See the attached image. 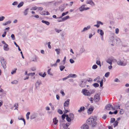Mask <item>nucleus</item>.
<instances>
[{"mask_svg": "<svg viewBox=\"0 0 129 129\" xmlns=\"http://www.w3.org/2000/svg\"><path fill=\"white\" fill-rule=\"evenodd\" d=\"M96 119V116L91 117L87 120V122L88 124L91 125L92 127H93L96 124V123L95 122Z\"/></svg>", "mask_w": 129, "mask_h": 129, "instance_id": "1", "label": "nucleus"}, {"mask_svg": "<svg viewBox=\"0 0 129 129\" xmlns=\"http://www.w3.org/2000/svg\"><path fill=\"white\" fill-rule=\"evenodd\" d=\"M93 81L98 83H100V87H102L103 86V80L101 79L100 76H98L96 78L93 80Z\"/></svg>", "mask_w": 129, "mask_h": 129, "instance_id": "2", "label": "nucleus"}, {"mask_svg": "<svg viewBox=\"0 0 129 129\" xmlns=\"http://www.w3.org/2000/svg\"><path fill=\"white\" fill-rule=\"evenodd\" d=\"M94 101L96 102H98L100 100V96L99 95L97 94H95L94 96Z\"/></svg>", "mask_w": 129, "mask_h": 129, "instance_id": "3", "label": "nucleus"}, {"mask_svg": "<svg viewBox=\"0 0 129 129\" xmlns=\"http://www.w3.org/2000/svg\"><path fill=\"white\" fill-rule=\"evenodd\" d=\"M83 92L84 95L87 96H90L91 94L88 90L86 89L83 90Z\"/></svg>", "mask_w": 129, "mask_h": 129, "instance_id": "4", "label": "nucleus"}, {"mask_svg": "<svg viewBox=\"0 0 129 129\" xmlns=\"http://www.w3.org/2000/svg\"><path fill=\"white\" fill-rule=\"evenodd\" d=\"M106 61L108 63H109L110 65L112 64V62H116V60L115 59H113L112 58L108 59Z\"/></svg>", "mask_w": 129, "mask_h": 129, "instance_id": "5", "label": "nucleus"}, {"mask_svg": "<svg viewBox=\"0 0 129 129\" xmlns=\"http://www.w3.org/2000/svg\"><path fill=\"white\" fill-rule=\"evenodd\" d=\"M86 85L85 81L84 80H82L80 84V86L82 87H84Z\"/></svg>", "mask_w": 129, "mask_h": 129, "instance_id": "6", "label": "nucleus"}, {"mask_svg": "<svg viewBox=\"0 0 129 129\" xmlns=\"http://www.w3.org/2000/svg\"><path fill=\"white\" fill-rule=\"evenodd\" d=\"M69 16H66L64 17L63 18H62L60 20H57V21L59 22H61L62 21H64L68 19L69 18Z\"/></svg>", "mask_w": 129, "mask_h": 129, "instance_id": "7", "label": "nucleus"}, {"mask_svg": "<svg viewBox=\"0 0 129 129\" xmlns=\"http://www.w3.org/2000/svg\"><path fill=\"white\" fill-rule=\"evenodd\" d=\"M86 3L87 4H89L92 6H94L95 5L94 2H93L92 0H87Z\"/></svg>", "mask_w": 129, "mask_h": 129, "instance_id": "8", "label": "nucleus"}, {"mask_svg": "<svg viewBox=\"0 0 129 129\" xmlns=\"http://www.w3.org/2000/svg\"><path fill=\"white\" fill-rule=\"evenodd\" d=\"M81 128L82 129H88L89 126L87 124H84L81 126Z\"/></svg>", "mask_w": 129, "mask_h": 129, "instance_id": "9", "label": "nucleus"}, {"mask_svg": "<svg viewBox=\"0 0 129 129\" xmlns=\"http://www.w3.org/2000/svg\"><path fill=\"white\" fill-rule=\"evenodd\" d=\"M93 107H92L88 109L87 110V112L89 114H91L92 112L94 109Z\"/></svg>", "mask_w": 129, "mask_h": 129, "instance_id": "10", "label": "nucleus"}, {"mask_svg": "<svg viewBox=\"0 0 129 129\" xmlns=\"http://www.w3.org/2000/svg\"><path fill=\"white\" fill-rule=\"evenodd\" d=\"M85 5H84L81 6L79 8V11L81 12H82L84 11L85 7Z\"/></svg>", "mask_w": 129, "mask_h": 129, "instance_id": "11", "label": "nucleus"}, {"mask_svg": "<svg viewBox=\"0 0 129 129\" xmlns=\"http://www.w3.org/2000/svg\"><path fill=\"white\" fill-rule=\"evenodd\" d=\"M8 45L7 44H5L4 46V50L6 51H8L9 49V48L8 47Z\"/></svg>", "mask_w": 129, "mask_h": 129, "instance_id": "12", "label": "nucleus"}, {"mask_svg": "<svg viewBox=\"0 0 129 129\" xmlns=\"http://www.w3.org/2000/svg\"><path fill=\"white\" fill-rule=\"evenodd\" d=\"M1 64L2 66L4 69H5L6 68V61L2 62V63H1Z\"/></svg>", "mask_w": 129, "mask_h": 129, "instance_id": "13", "label": "nucleus"}, {"mask_svg": "<svg viewBox=\"0 0 129 129\" xmlns=\"http://www.w3.org/2000/svg\"><path fill=\"white\" fill-rule=\"evenodd\" d=\"M90 25H88L86 27L84 28L83 30L81 31V32H83L85 31L90 28Z\"/></svg>", "mask_w": 129, "mask_h": 129, "instance_id": "14", "label": "nucleus"}, {"mask_svg": "<svg viewBox=\"0 0 129 129\" xmlns=\"http://www.w3.org/2000/svg\"><path fill=\"white\" fill-rule=\"evenodd\" d=\"M70 100H68L66 101H65L64 104V106H67L69 104Z\"/></svg>", "mask_w": 129, "mask_h": 129, "instance_id": "15", "label": "nucleus"}, {"mask_svg": "<svg viewBox=\"0 0 129 129\" xmlns=\"http://www.w3.org/2000/svg\"><path fill=\"white\" fill-rule=\"evenodd\" d=\"M117 63L118 65L120 66H125L126 64L123 63V61H120L118 62Z\"/></svg>", "mask_w": 129, "mask_h": 129, "instance_id": "16", "label": "nucleus"}, {"mask_svg": "<svg viewBox=\"0 0 129 129\" xmlns=\"http://www.w3.org/2000/svg\"><path fill=\"white\" fill-rule=\"evenodd\" d=\"M85 108L84 106L81 107L80 108V109H79L78 110V112L79 113H81L82 111H84V110Z\"/></svg>", "mask_w": 129, "mask_h": 129, "instance_id": "17", "label": "nucleus"}, {"mask_svg": "<svg viewBox=\"0 0 129 129\" xmlns=\"http://www.w3.org/2000/svg\"><path fill=\"white\" fill-rule=\"evenodd\" d=\"M64 7L63 6L61 5L60 6L59 8V10L61 12H62L64 9Z\"/></svg>", "mask_w": 129, "mask_h": 129, "instance_id": "18", "label": "nucleus"}, {"mask_svg": "<svg viewBox=\"0 0 129 129\" xmlns=\"http://www.w3.org/2000/svg\"><path fill=\"white\" fill-rule=\"evenodd\" d=\"M58 120H57L56 117H55L53 119V122L54 124H56L58 122Z\"/></svg>", "mask_w": 129, "mask_h": 129, "instance_id": "19", "label": "nucleus"}, {"mask_svg": "<svg viewBox=\"0 0 129 129\" xmlns=\"http://www.w3.org/2000/svg\"><path fill=\"white\" fill-rule=\"evenodd\" d=\"M69 117L72 120H73L74 118V115L73 113H70L69 115Z\"/></svg>", "mask_w": 129, "mask_h": 129, "instance_id": "20", "label": "nucleus"}, {"mask_svg": "<svg viewBox=\"0 0 129 129\" xmlns=\"http://www.w3.org/2000/svg\"><path fill=\"white\" fill-rule=\"evenodd\" d=\"M84 51L85 49H84L83 46H82L80 50V53L81 54Z\"/></svg>", "mask_w": 129, "mask_h": 129, "instance_id": "21", "label": "nucleus"}, {"mask_svg": "<svg viewBox=\"0 0 129 129\" xmlns=\"http://www.w3.org/2000/svg\"><path fill=\"white\" fill-rule=\"evenodd\" d=\"M98 33L101 36L104 35V33L101 30L99 29L98 31Z\"/></svg>", "mask_w": 129, "mask_h": 129, "instance_id": "22", "label": "nucleus"}, {"mask_svg": "<svg viewBox=\"0 0 129 129\" xmlns=\"http://www.w3.org/2000/svg\"><path fill=\"white\" fill-rule=\"evenodd\" d=\"M36 116L37 114H33L32 115H31L30 118L31 119H32L36 118Z\"/></svg>", "mask_w": 129, "mask_h": 129, "instance_id": "23", "label": "nucleus"}, {"mask_svg": "<svg viewBox=\"0 0 129 129\" xmlns=\"http://www.w3.org/2000/svg\"><path fill=\"white\" fill-rule=\"evenodd\" d=\"M112 107V105H107L106 107V109L107 110H109L111 109Z\"/></svg>", "mask_w": 129, "mask_h": 129, "instance_id": "24", "label": "nucleus"}, {"mask_svg": "<svg viewBox=\"0 0 129 129\" xmlns=\"http://www.w3.org/2000/svg\"><path fill=\"white\" fill-rule=\"evenodd\" d=\"M42 22L43 23H45L47 25H49L50 24V22L44 20H42Z\"/></svg>", "mask_w": 129, "mask_h": 129, "instance_id": "25", "label": "nucleus"}, {"mask_svg": "<svg viewBox=\"0 0 129 129\" xmlns=\"http://www.w3.org/2000/svg\"><path fill=\"white\" fill-rule=\"evenodd\" d=\"M76 76L75 74H70L68 76L69 78H74L76 77Z\"/></svg>", "mask_w": 129, "mask_h": 129, "instance_id": "26", "label": "nucleus"}, {"mask_svg": "<svg viewBox=\"0 0 129 129\" xmlns=\"http://www.w3.org/2000/svg\"><path fill=\"white\" fill-rule=\"evenodd\" d=\"M28 9L29 8H28L25 10L23 12V14L24 15L26 16L27 15Z\"/></svg>", "mask_w": 129, "mask_h": 129, "instance_id": "27", "label": "nucleus"}, {"mask_svg": "<svg viewBox=\"0 0 129 129\" xmlns=\"http://www.w3.org/2000/svg\"><path fill=\"white\" fill-rule=\"evenodd\" d=\"M41 81L39 80L37 81L36 83V85L37 87L38 86H39V85L41 84Z\"/></svg>", "mask_w": 129, "mask_h": 129, "instance_id": "28", "label": "nucleus"}, {"mask_svg": "<svg viewBox=\"0 0 129 129\" xmlns=\"http://www.w3.org/2000/svg\"><path fill=\"white\" fill-rule=\"evenodd\" d=\"M39 75L42 76L43 77H45L46 75V74L45 73H44L43 74L42 73H39Z\"/></svg>", "mask_w": 129, "mask_h": 129, "instance_id": "29", "label": "nucleus"}, {"mask_svg": "<svg viewBox=\"0 0 129 129\" xmlns=\"http://www.w3.org/2000/svg\"><path fill=\"white\" fill-rule=\"evenodd\" d=\"M118 122L117 120L115 121L114 122L113 124L114 127H115L117 126L118 125Z\"/></svg>", "mask_w": 129, "mask_h": 129, "instance_id": "30", "label": "nucleus"}, {"mask_svg": "<svg viewBox=\"0 0 129 129\" xmlns=\"http://www.w3.org/2000/svg\"><path fill=\"white\" fill-rule=\"evenodd\" d=\"M23 2H20V3L18 5L17 7L18 8H20L22 7L23 5Z\"/></svg>", "mask_w": 129, "mask_h": 129, "instance_id": "31", "label": "nucleus"}, {"mask_svg": "<svg viewBox=\"0 0 129 129\" xmlns=\"http://www.w3.org/2000/svg\"><path fill=\"white\" fill-rule=\"evenodd\" d=\"M59 67L60 70L61 71H63L65 68V66L62 65L60 66Z\"/></svg>", "mask_w": 129, "mask_h": 129, "instance_id": "32", "label": "nucleus"}, {"mask_svg": "<svg viewBox=\"0 0 129 129\" xmlns=\"http://www.w3.org/2000/svg\"><path fill=\"white\" fill-rule=\"evenodd\" d=\"M118 112V111L117 110H116L114 112H112L111 111H110L109 112V114H116Z\"/></svg>", "mask_w": 129, "mask_h": 129, "instance_id": "33", "label": "nucleus"}, {"mask_svg": "<svg viewBox=\"0 0 129 129\" xmlns=\"http://www.w3.org/2000/svg\"><path fill=\"white\" fill-rule=\"evenodd\" d=\"M92 85L95 87H97L99 86V84L97 83H95L92 84Z\"/></svg>", "mask_w": 129, "mask_h": 129, "instance_id": "34", "label": "nucleus"}, {"mask_svg": "<svg viewBox=\"0 0 129 129\" xmlns=\"http://www.w3.org/2000/svg\"><path fill=\"white\" fill-rule=\"evenodd\" d=\"M11 22V21H7L5 23H3V25H6L9 24Z\"/></svg>", "mask_w": 129, "mask_h": 129, "instance_id": "35", "label": "nucleus"}, {"mask_svg": "<svg viewBox=\"0 0 129 129\" xmlns=\"http://www.w3.org/2000/svg\"><path fill=\"white\" fill-rule=\"evenodd\" d=\"M30 114V112H28L27 113L26 115V119L27 120H28L29 119V115Z\"/></svg>", "mask_w": 129, "mask_h": 129, "instance_id": "36", "label": "nucleus"}, {"mask_svg": "<svg viewBox=\"0 0 129 129\" xmlns=\"http://www.w3.org/2000/svg\"><path fill=\"white\" fill-rule=\"evenodd\" d=\"M53 2L52 1V2H48L47 3H44V4L46 6H48L49 5V4L51 3H52Z\"/></svg>", "mask_w": 129, "mask_h": 129, "instance_id": "37", "label": "nucleus"}, {"mask_svg": "<svg viewBox=\"0 0 129 129\" xmlns=\"http://www.w3.org/2000/svg\"><path fill=\"white\" fill-rule=\"evenodd\" d=\"M55 51L56 52L57 54H59L60 53V49H56Z\"/></svg>", "mask_w": 129, "mask_h": 129, "instance_id": "38", "label": "nucleus"}, {"mask_svg": "<svg viewBox=\"0 0 129 129\" xmlns=\"http://www.w3.org/2000/svg\"><path fill=\"white\" fill-rule=\"evenodd\" d=\"M62 126L63 128L64 129H66L68 128L67 126H66V124L63 123L62 124Z\"/></svg>", "mask_w": 129, "mask_h": 129, "instance_id": "39", "label": "nucleus"}, {"mask_svg": "<svg viewBox=\"0 0 129 129\" xmlns=\"http://www.w3.org/2000/svg\"><path fill=\"white\" fill-rule=\"evenodd\" d=\"M120 105L118 104H117L114 106V107L115 108H118V109H120Z\"/></svg>", "mask_w": 129, "mask_h": 129, "instance_id": "40", "label": "nucleus"}, {"mask_svg": "<svg viewBox=\"0 0 129 129\" xmlns=\"http://www.w3.org/2000/svg\"><path fill=\"white\" fill-rule=\"evenodd\" d=\"M115 119L114 118H112L111 119L110 122L113 123L115 121Z\"/></svg>", "mask_w": 129, "mask_h": 129, "instance_id": "41", "label": "nucleus"}, {"mask_svg": "<svg viewBox=\"0 0 129 129\" xmlns=\"http://www.w3.org/2000/svg\"><path fill=\"white\" fill-rule=\"evenodd\" d=\"M37 8H38V7H33L30 9V10H36L37 9Z\"/></svg>", "mask_w": 129, "mask_h": 129, "instance_id": "42", "label": "nucleus"}, {"mask_svg": "<svg viewBox=\"0 0 129 129\" xmlns=\"http://www.w3.org/2000/svg\"><path fill=\"white\" fill-rule=\"evenodd\" d=\"M60 93L62 94V96H64L65 95V94L63 92V90H60Z\"/></svg>", "mask_w": 129, "mask_h": 129, "instance_id": "43", "label": "nucleus"}, {"mask_svg": "<svg viewBox=\"0 0 129 129\" xmlns=\"http://www.w3.org/2000/svg\"><path fill=\"white\" fill-rule=\"evenodd\" d=\"M51 70V69H49L47 71L48 73V74L50 75H52V74L50 72Z\"/></svg>", "mask_w": 129, "mask_h": 129, "instance_id": "44", "label": "nucleus"}, {"mask_svg": "<svg viewBox=\"0 0 129 129\" xmlns=\"http://www.w3.org/2000/svg\"><path fill=\"white\" fill-rule=\"evenodd\" d=\"M66 119L67 121L68 122H70L72 120L69 117H66Z\"/></svg>", "mask_w": 129, "mask_h": 129, "instance_id": "45", "label": "nucleus"}, {"mask_svg": "<svg viewBox=\"0 0 129 129\" xmlns=\"http://www.w3.org/2000/svg\"><path fill=\"white\" fill-rule=\"evenodd\" d=\"M57 112L60 114H62L63 113V112L62 110L60 109L58 110Z\"/></svg>", "mask_w": 129, "mask_h": 129, "instance_id": "46", "label": "nucleus"}, {"mask_svg": "<svg viewBox=\"0 0 129 129\" xmlns=\"http://www.w3.org/2000/svg\"><path fill=\"white\" fill-rule=\"evenodd\" d=\"M55 31L58 33H59L61 31V30L60 29H57L56 28H55Z\"/></svg>", "mask_w": 129, "mask_h": 129, "instance_id": "47", "label": "nucleus"}, {"mask_svg": "<svg viewBox=\"0 0 129 129\" xmlns=\"http://www.w3.org/2000/svg\"><path fill=\"white\" fill-rule=\"evenodd\" d=\"M96 23L97 24H98L100 25V24L102 25H103V24L102 22H101V21H97Z\"/></svg>", "mask_w": 129, "mask_h": 129, "instance_id": "48", "label": "nucleus"}, {"mask_svg": "<svg viewBox=\"0 0 129 129\" xmlns=\"http://www.w3.org/2000/svg\"><path fill=\"white\" fill-rule=\"evenodd\" d=\"M17 69H15V70H12L11 72V74H13L16 73V70H17Z\"/></svg>", "mask_w": 129, "mask_h": 129, "instance_id": "49", "label": "nucleus"}, {"mask_svg": "<svg viewBox=\"0 0 129 129\" xmlns=\"http://www.w3.org/2000/svg\"><path fill=\"white\" fill-rule=\"evenodd\" d=\"M96 63L97 65H99L100 67L101 66V65L100 61L97 60L96 61Z\"/></svg>", "mask_w": 129, "mask_h": 129, "instance_id": "50", "label": "nucleus"}, {"mask_svg": "<svg viewBox=\"0 0 129 129\" xmlns=\"http://www.w3.org/2000/svg\"><path fill=\"white\" fill-rule=\"evenodd\" d=\"M61 3V2H55L54 4V5L55 6H56L58 5V4L60 3Z\"/></svg>", "mask_w": 129, "mask_h": 129, "instance_id": "51", "label": "nucleus"}, {"mask_svg": "<svg viewBox=\"0 0 129 129\" xmlns=\"http://www.w3.org/2000/svg\"><path fill=\"white\" fill-rule=\"evenodd\" d=\"M50 66L51 67H52L53 66L54 67H56L57 66V64L56 63H55L54 64H51L50 65Z\"/></svg>", "mask_w": 129, "mask_h": 129, "instance_id": "52", "label": "nucleus"}, {"mask_svg": "<svg viewBox=\"0 0 129 129\" xmlns=\"http://www.w3.org/2000/svg\"><path fill=\"white\" fill-rule=\"evenodd\" d=\"M124 113V110L123 109H121L120 110V113L121 114H123Z\"/></svg>", "mask_w": 129, "mask_h": 129, "instance_id": "53", "label": "nucleus"}, {"mask_svg": "<svg viewBox=\"0 0 129 129\" xmlns=\"http://www.w3.org/2000/svg\"><path fill=\"white\" fill-rule=\"evenodd\" d=\"M11 37L13 40H14L15 39V38L14 35V34H12L11 36Z\"/></svg>", "mask_w": 129, "mask_h": 129, "instance_id": "54", "label": "nucleus"}, {"mask_svg": "<svg viewBox=\"0 0 129 129\" xmlns=\"http://www.w3.org/2000/svg\"><path fill=\"white\" fill-rule=\"evenodd\" d=\"M12 84H17V81L16 80L13 81L11 82Z\"/></svg>", "mask_w": 129, "mask_h": 129, "instance_id": "55", "label": "nucleus"}, {"mask_svg": "<svg viewBox=\"0 0 129 129\" xmlns=\"http://www.w3.org/2000/svg\"><path fill=\"white\" fill-rule=\"evenodd\" d=\"M70 61L71 63H73L75 62L72 59H70Z\"/></svg>", "mask_w": 129, "mask_h": 129, "instance_id": "56", "label": "nucleus"}, {"mask_svg": "<svg viewBox=\"0 0 129 129\" xmlns=\"http://www.w3.org/2000/svg\"><path fill=\"white\" fill-rule=\"evenodd\" d=\"M97 68V66L95 64L92 67V68L93 69H96Z\"/></svg>", "mask_w": 129, "mask_h": 129, "instance_id": "57", "label": "nucleus"}, {"mask_svg": "<svg viewBox=\"0 0 129 129\" xmlns=\"http://www.w3.org/2000/svg\"><path fill=\"white\" fill-rule=\"evenodd\" d=\"M66 57L65 56L64 57V59L62 61L63 62V64L64 65L65 63V62L66 60Z\"/></svg>", "mask_w": 129, "mask_h": 129, "instance_id": "58", "label": "nucleus"}, {"mask_svg": "<svg viewBox=\"0 0 129 129\" xmlns=\"http://www.w3.org/2000/svg\"><path fill=\"white\" fill-rule=\"evenodd\" d=\"M6 34V31H4V32L3 34L2 35V37H5Z\"/></svg>", "mask_w": 129, "mask_h": 129, "instance_id": "59", "label": "nucleus"}, {"mask_svg": "<svg viewBox=\"0 0 129 129\" xmlns=\"http://www.w3.org/2000/svg\"><path fill=\"white\" fill-rule=\"evenodd\" d=\"M5 17L4 16L0 17V21L3 20L5 19Z\"/></svg>", "mask_w": 129, "mask_h": 129, "instance_id": "60", "label": "nucleus"}, {"mask_svg": "<svg viewBox=\"0 0 129 129\" xmlns=\"http://www.w3.org/2000/svg\"><path fill=\"white\" fill-rule=\"evenodd\" d=\"M110 74V73L109 72H108L105 74V77H108Z\"/></svg>", "mask_w": 129, "mask_h": 129, "instance_id": "61", "label": "nucleus"}, {"mask_svg": "<svg viewBox=\"0 0 129 129\" xmlns=\"http://www.w3.org/2000/svg\"><path fill=\"white\" fill-rule=\"evenodd\" d=\"M18 3L17 2H14L12 4V5L15 6Z\"/></svg>", "mask_w": 129, "mask_h": 129, "instance_id": "62", "label": "nucleus"}, {"mask_svg": "<svg viewBox=\"0 0 129 129\" xmlns=\"http://www.w3.org/2000/svg\"><path fill=\"white\" fill-rule=\"evenodd\" d=\"M65 115H64V114H63L61 116V117H62V119L63 120H64L65 119Z\"/></svg>", "mask_w": 129, "mask_h": 129, "instance_id": "63", "label": "nucleus"}, {"mask_svg": "<svg viewBox=\"0 0 129 129\" xmlns=\"http://www.w3.org/2000/svg\"><path fill=\"white\" fill-rule=\"evenodd\" d=\"M119 32V30L118 28H117L115 29V33L116 34H118Z\"/></svg>", "mask_w": 129, "mask_h": 129, "instance_id": "64", "label": "nucleus"}]
</instances>
